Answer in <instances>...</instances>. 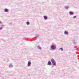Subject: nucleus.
<instances>
[{"label": "nucleus", "mask_w": 79, "mask_h": 79, "mask_svg": "<svg viewBox=\"0 0 79 79\" xmlns=\"http://www.w3.org/2000/svg\"><path fill=\"white\" fill-rule=\"evenodd\" d=\"M51 48H52V49H55V48H56L53 45H52L51 46Z\"/></svg>", "instance_id": "nucleus-1"}, {"label": "nucleus", "mask_w": 79, "mask_h": 79, "mask_svg": "<svg viewBox=\"0 0 79 79\" xmlns=\"http://www.w3.org/2000/svg\"><path fill=\"white\" fill-rule=\"evenodd\" d=\"M48 64L49 66H50V65H51L52 64V62H51L50 61H48Z\"/></svg>", "instance_id": "nucleus-2"}, {"label": "nucleus", "mask_w": 79, "mask_h": 79, "mask_svg": "<svg viewBox=\"0 0 79 79\" xmlns=\"http://www.w3.org/2000/svg\"><path fill=\"white\" fill-rule=\"evenodd\" d=\"M31 63L30 61H28V66H29L31 65Z\"/></svg>", "instance_id": "nucleus-3"}, {"label": "nucleus", "mask_w": 79, "mask_h": 79, "mask_svg": "<svg viewBox=\"0 0 79 79\" xmlns=\"http://www.w3.org/2000/svg\"><path fill=\"white\" fill-rule=\"evenodd\" d=\"M5 12H6V13L8 11V9H5L4 10Z\"/></svg>", "instance_id": "nucleus-4"}, {"label": "nucleus", "mask_w": 79, "mask_h": 79, "mask_svg": "<svg viewBox=\"0 0 79 79\" xmlns=\"http://www.w3.org/2000/svg\"><path fill=\"white\" fill-rule=\"evenodd\" d=\"M44 18L45 19H47V16H44Z\"/></svg>", "instance_id": "nucleus-5"}, {"label": "nucleus", "mask_w": 79, "mask_h": 79, "mask_svg": "<svg viewBox=\"0 0 79 79\" xmlns=\"http://www.w3.org/2000/svg\"><path fill=\"white\" fill-rule=\"evenodd\" d=\"M64 34H67V35H68V32L65 31L64 32Z\"/></svg>", "instance_id": "nucleus-6"}, {"label": "nucleus", "mask_w": 79, "mask_h": 79, "mask_svg": "<svg viewBox=\"0 0 79 79\" xmlns=\"http://www.w3.org/2000/svg\"><path fill=\"white\" fill-rule=\"evenodd\" d=\"M51 62H52V63H54V62L55 61V60L53 59L51 60Z\"/></svg>", "instance_id": "nucleus-7"}, {"label": "nucleus", "mask_w": 79, "mask_h": 79, "mask_svg": "<svg viewBox=\"0 0 79 79\" xmlns=\"http://www.w3.org/2000/svg\"><path fill=\"white\" fill-rule=\"evenodd\" d=\"M69 13L71 15H73V12H69Z\"/></svg>", "instance_id": "nucleus-8"}, {"label": "nucleus", "mask_w": 79, "mask_h": 79, "mask_svg": "<svg viewBox=\"0 0 79 79\" xmlns=\"http://www.w3.org/2000/svg\"><path fill=\"white\" fill-rule=\"evenodd\" d=\"M52 64H53V65H55V64H56V63L55 62H55H54L52 63Z\"/></svg>", "instance_id": "nucleus-9"}, {"label": "nucleus", "mask_w": 79, "mask_h": 79, "mask_svg": "<svg viewBox=\"0 0 79 79\" xmlns=\"http://www.w3.org/2000/svg\"><path fill=\"white\" fill-rule=\"evenodd\" d=\"M2 27H3L2 26H0V30H2Z\"/></svg>", "instance_id": "nucleus-10"}, {"label": "nucleus", "mask_w": 79, "mask_h": 79, "mask_svg": "<svg viewBox=\"0 0 79 79\" xmlns=\"http://www.w3.org/2000/svg\"><path fill=\"white\" fill-rule=\"evenodd\" d=\"M59 50H61V51H63V48H60Z\"/></svg>", "instance_id": "nucleus-11"}, {"label": "nucleus", "mask_w": 79, "mask_h": 79, "mask_svg": "<svg viewBox=\"0 0 79 79\" xmlns=\"http://www.w3.org/2000/svg\"><path fill=\"white\" fill-rule=\"evenodd\" d=\"M27 25H29V22H27Z\"/></svg>", "instance_id": "nucleus-12"}, {"label": "nucleus", "mask_w": 79, "mask_h": 79, "mask_svg": "<svg viewBox=\"0 0 79 79\" xmlns=\"http://www.w3.org/2000/svg\"><path fill=\"white\" fill-rule=\"evenodd\" d=\"M39 49H40V50H41V48L40 47H39Z\"/></svg>", "instance_id": "nucleus-13"}, {"label": "nucleus", "mask_w": 79, "mask_h": 79, "mask_svg": "<svg viewBox=\"0 0 79 79\" xmlns=\"http://www.w3.org/2000/svg\"><path fill=\"white\" fill-rule=\"evenodd\" d=\"M76 16H74L73 18H76Z\"/></svg>", "instance_id": "nucleus-14"}, {"label": "nucleus", "mask_w": 79, "mask_h": 79, "mask_svg": "<svg viewBox=\"0 0 79 79\" xmlns=\"http://www.w3.org/2000/svg\"><path fill=\"white\" fill-rule=\"evenodd\" d=\"M2 24V22L1 21H0V24Z\"/></svg>", "instance_id": "nucleus-15"}, {"label": "nucleus", "mask_w": 79, "mask_h": 79, "mask_svg": "<svg viewBox=\"0 0 79 79\" xmlns=\"http://www.w3.org/2000/svg\"><path fill=\"white\" fill-rule=\"evenodd\" d=\"M37 37H39V36L38 35V36H37Z\"/></svg>", "instance_id": "nucleus-16"}]
</instances>
